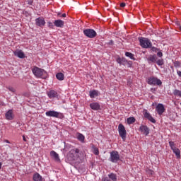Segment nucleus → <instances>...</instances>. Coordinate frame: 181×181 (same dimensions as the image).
Returning a JSON list of instances; mask_svg holds the SVG:
<instances>
[{
	"instance_id": "obj_39",
	"label": "nucleus",
	"mask_w": 181,
	"mask_h": 181,
	"mask_svg": "<svg viewBox=\"0 0 181 181\" xmlns=\"http://www.w3.org/2000/svg\"><path fill=\"white\" fill-rule=\"evenodd\" d=\"M174 64L175 67H177L178 66H180V63L179 62H175Z\"/></svg>"
},
{
	"instance_id": "obj_45",
	"label": "nucleus",
	"mask_w": 181,
	"mask_h": 181,
	"mask_svg": "<svg viewBox=\"0 0 181 181\" xmlns=\"http://www.w3.org/2000/svg\"><path fill=\"white\" fill-rule=\"evenodd\" d=\"M2 168V163H0V169Z\"/></svg>"
},
{
	"instance_id": "obj_30",
	"label": "nucleus",
	"mask_w": 181,
	"mask_h": 181,
	"mask_svg": "<svg viewBox=\"0 0 181 181\" xmlns=\"http://www.w3.org/2000/svg\"><path fill=\"white\" fill-rule=\"evenodd\" d=\"M173 94H174V95H178V97H181V90L175 89L173 91Z\"/></svg>"
},
{
	"instance_id": "obj_9",
	"label": "nucleus",
	"mask_w": 181,
	"mask_h": 181,
	"mask_svg": "<svg viewBox=\"0 0 181 181\" xmlns=\"http://www.w3.org/2000/svg\"><path fill=\"white\" fill-rule=\"evenodd\" d=\"M143 115L144 118H146L150 122H152L153 124L156 123V120L152 117L150 112H148V110L144 109L143 110Z\"/></svg>"
},
{
	"instance_id": "obj_22",
	"label": "nucleus",
	"mask_w": 181,
	"mask_h": 181,
	"mask_svg": "<svg viewBox=\"0 0 181 181\" xmlns=\"http://www.w3.org/2000/svg\"><path fill=\"white\" fill-rule=\"evenodd\" d=\"M90 98H95V97L98 96V91L97 90H90L89 92Z\"/></svg>"
},
{
	"instance_id": "obj_20",
	"label": "nucleus",
	"mask_w": 181,
	"mask_h": 181,
	"mask_svg": "<svg viewBox=\"0 0 181 181\" xmlns=\"http://www.w3.org/2000/svg\"><path fill=\"white\" fill-rule=\"evenodd\" d=\"M49 98H55V97H57V92H56L55 90H49V92L47 93Z\"/></svg>"
},
{
	"instance_id": "obj_7",
	"label": "nucleus",
	"mask_w": 181,
	"mask_h": 181,
	"mask_svg": "<svg viewBox=\"0 0 181 181\" xmlns=\"http://www.w3.org/2000/svg\"><path fill=\"white\" fill-rule=\"evenodd\" d=\"M118 131L119 136H121L123 141H125L127 139V130H125V127L122 124H119Z\"/></svg>"
},
{
	"instance_id": "obj_42",
	"label": "nucleus",
	"mask_w": 181,
	"mask_h": 181,
	"mask_svg": "<svg viewBox=\"0 0 181 181\" xmlns=\"http://www.w3.org/2000/svg\"><path fill=\"white\" fill-rule=\"evenodd\" d=\"M23 140L24 141V142H26V137H25V136H23Z\"/></svg>"
},
{
	"instance_id": "obj_11",
	"label": "nucleus",
	"mask_w": 181,
	"mask_h": 181,
	"mask_svg": "<svg viewBox=\"0 0 181 181\" xmlns=\"http://www.w3.org/2000/svg\"><path fill=\"white\" fill-rule=\"evenodd\" d=\"M139 129L146 136H148V135H149V127L148 126L141 125L139 127Z\"/></svg>"
},
{
	"instance_id": "obj_17",
	"label": "nucleus",
	"mask_w": 181,
	"mask_h": 181,
	"mask_svg": "<svg viewBox=\"0 0 181 181\" xmlns=\"http://www.w3.org/2000/svg\"><path fill=\"white\" fill-rule=\"evenodd\" d=\"M5 117L6 119H8V121L13 119V112L12 110H9L7 112H6Z\"/></svg>"
},
{
	"instance_id": "obj_28",
	"label": "nucleus",
	"mask_w": 181,
	"mask_h": 181,
	"mask_svg": "<svg viewBox=\"0 0 181 181\" xmlns=\"http://www.w3.org/2000/svg\"><path fill=\"white\" fill-rule=\"evenodd\" d=\"M109 179H110L112 181H117V175L114 173H110L108 175Z\"/></svg>"
},
{
	"instance_id": "obj_4",
	"label": "nucleus",
	"mask_w": 181,
	"mask_h": 181,
	"mask_svg": "<svg viewBox=\"0 0 181 181\" xmlns=\"http://www.w3.org/2000/svg\"><path fill=\"white\" fill-rule=\"evenodd\" d=\"M120 160L119 153L117 151H113L110 152V157L109 158V161L112 163H117Z\"/></svg>"
},
{
	"instance_id": "obj_41",
	"label": "nucleus",
	"mask_w": 181,
	"mask_h": 181,
	"mask_svg": "<svg viewBox=\"0 0 181 181\" xmlns=\"http://www.w3.org/2000/svg\"><path fill=\"white\" fill-rule=\"evenodd\" d=\"M125 3H122V4H120V6H121V8H125Z\"/></svg>"
},
{
	"instance_id": "obj_34",
	"label": "nucleus",
	"mask_w": 181,
	"mask_h": 181,
	"mask_svg": "<svg viewBox=\"0 0 181 181\" xmlns=\"http://www.w3.org/2000/svg\"><path fill=\"white\" fill-rule=\"evenodd\" d=\"M48 26L49 28H50L51 29H53V28L54 27V25H53V23L48 21Z\"/></svg>"
},
{
	"instance_id": "obj_6",
	"label": "nucleus",
	"mask_w": 181,
	"mask_h": 181,
	"mask_svg": "<svg viewBox=\"0 0 181 181\" xmlns=\"http://www.w3.org/2000/svg\"><path fill=\"white\" fill-rule=\"evenodd\" d=\"M45 115H47V117H53L54 118H60L61 119L62 118H64V116L63 115V114L59 112H56L54 110H49L46 112Z\"/></svg>"
},
{
	"instance_id": "obj_19",
	"label": "nucleus",
	"mask_w": 181,
	"mask_h": 181,
	"mask_svg": "<svg viewBox=\"0 0 181 181\" xmlns=\"http://www.w3.org/2000/svg\"><path fill=\"white\" fill-rule=\"evenodd\" d=\"M14 55L19 59H25V53L22 50H17L14 52Z\"/></svg>"
},
{
	"instance_id": "obj_36",
	"label": "nucleus",
	"mask_w": 181,
	"mask_h": 181,
	"mask_svg": "<svg viewBox=\"0 0 181 181\" xmlns=\"http://www.w3.org/2000/svg\"><path fill=\"white\" fill-rule=\"evenodd\" d=\"M157 56H158V57H162V56H163V54L162 53V52H158L157 53Z\"/></svg>"
},
{
	"instance_id": "obj_15",
	"label": "nucleus",
	"mask_w": 181,
	"mask_h": 181,
	"mask_svg": "<svg viewBox=\"0 0 181 181\" xmlns=\"http://www.w3.org/2000/svg\"><path fill=\"white\" fill-rule=\"evenodd\" d=\"M50 156L51 158H52V159L56 160V162H60V158L59 157V154L56 153V151H51Z\"/></svg>"
},
{
	"instance_id": "obj_26",
	"label": "nucleus",
	"mask_w": 181,
	"mask_h": 181,
	"mask_svg": "<svg viewBox=\"0 0 181 181\" xmlns=\"http://www.w3.org/2000/svg\"><path fill=\"white\" fill-rule=\"evenodd\" d=\"M125 56L127 57H129L132 60H135V57H134V54L129 52H125Z\"/></svg>"
},
{
	"instance_id": "obj_27",
	"label": "nucleus",
	"mask_w": 181,
	"mask_h": 181,
	"mask_svg": "<svg viewBox=\"0 0 181 181\" xmlns=\"http://www.w3.org/2000/svg\"><path fill=\"white\" fill-rule=\"evenodd\" d=\"M77 139H78L81 142H84V139H85L84 135L78 133L77 134Z\"/></svg>"
},
{
	"instance_id": "obj_18",
	"label": "nucleus",
	"mask_w": 181,
	"mask_h": 181,
	"mask_svg": "<svg viewBox=\"0 0 181 181\" xmlns=\"http://www.w3.org/2000/svg\"><path fill=\"white\" fill-rule=\"evenodd\" d=\"M54 25L57 28H63V26H64V21L62 20H55L54 22Z\"/></svg>"
},
{
	"instance_id": "obj_35",
	"label": "nucleus",
	"mask_w": 181,
	"mask_h": 181,
	"mask_svg": "<svg viewBox=\"0 0 181 181\" xmlns=\"http://www.w3.org/2000/svg\"><path fill=\"white\" fill-rule=\"evenodd\" d=\"M8 90H9V91H11V93H15V91H16V90H15L13 87H8Z\"/></svg>"
},
{
	"instance_id": "obj_8",
	"label": "nucleus",
	"mask_w": 181,
	"mask_h": 181,
	"mask_svg": "<svg viewBox=\"0 0 181 181\" xmlns=\"http://www.w3.org/2000/svg\"><path fill=\"white\" fill-rule=\"evenodd\" d=\"M83 35H85L86 37H89V39H93V37L97 36V32L93 29L88 28L83 30Z\"/></svg>"
},
{
	"instance_id": "obj_23",
	"label": "nucleus",
	"mask_w": 181,
	"mask_h": 181,
	"mask_svg": "<svg viewBox=\"0 0 181 181\" xmlns=\"http://www.w3.org/2000/svg\"><path fill=\"white\" fill-rule=\"evenodd\" d=\"M56 78L57 80H59V81H63V80H64V74L62 72H59L57 74Z\"/></svg>"
},
{
	"instance_id": "obj_37",
	"label": "nucleus",
	"mask_w": 181,
	"mask_h": 181,
	"mask_svg": "<svg viewBox=\"0 0 181 181\" xmlns=\"http://www.w3.org/2000/svg\"><path fill=\"white\" fill-rule=\"evenodd\" d=\"M102 181H111V180H110V178L108 177H105L103 178Z\"/></svg>"
},
{
	"instance_id": "obj_47",
	"label": "nucleus",
	"mask_w": 181,
	"mask_h": 181,
	"mask_svg": "<svg viewBox=\"0 0 181 181\" xmlns=\"http://www.w3.org/2000/svg\"><path fill=\"white\" fill-rule=\"evenodd\" d=\"M6 142L7 144H9V141H8V140H6Z\"/></svg>"
},
{
	"instance_id": "obj_31",
	"label": "nucleus",
	"mask_w": 181,
	"mask_h": 181,
	"mask_svg": "<svg viewBox=\"0 0 181 181\" xmlns=\"http://www.w3.org/2000/svg\"><path fill=\"white\" fill-rule=\"evenodd\" d=\"M93 153L94 155H100V151H98V148L93 147Z\"/></svg>"
},
{
	"instance_id": "obj_5",
	"label": "nucleus",
	"mask_w": 181,
	"mask_h": 181,
	"mask_svg": "<svg viewBox=\"0 0 181 181\" xmlns=\"http://www.w3.org/2000/svg\"><path fill=\"white\" fill-rule=\"evenodd\" d=\"M147 83L150 86H162V81L155 76H151L148 78Z\"/></svg>"
},
{
	"instance_id": "obj_14",
	"label": "nucleus",
	"mask_w": 181,
	"mask_h": 181,
	"mask_svg": "<svg viewBox=\"0 0 181 181\" xmlns=\"http://www.w3.org/2000/svg\"><path fill=\"white\" fill-rule=\"evenodd\" d=\"M90 107L91 108V110H93L94 111H98V110H101V106L100 105V103H90Z\"/></svg>"
},
{
	"instance_id": "obj_40",
	"label": "nucleus",
	"mask_w": 181,
	"mask_h": 181,
	"mask_svg": "<svg viewBox=\"0 0 181 181\" xmlns=\"http://www.w3.org/2000/svg\"><path fill=\"white\" fill-rule=\"evenodd\" d=\"M175 24L177 25V26L180 27L181 26V22L180 21H176Z\"/></svg>"
},
{
	"instance_id": "obj_25",
	"label": "nucleus",
	"mask_w": 181,
	"mask_h": 181,
	"mask_svg": "<svg viewBox=\"0 0 181 181\" xmlns=\"http://www.w3.org/2000/svg\"><path fill=\"white\" fill-rule=\"evenodd\" d=\"M135 121H136V119L134 117H129L127 119V122L129 124H134V122H135Z\"/></svg>"
},
{
	"instance_id": "obj_29",
	"label": "nucleus",
	"mask_w": 181,
	"mask_h": 181,
	"mask_svg": "<svg viewBox=\"0 0 181 181\" xmlns=\"http://www.w3.org/2000/svg\"><path fill=\"white\" fill-rule=\"evenodd\" d=\"M156 63L158 66H163V59H156Z\"/></svg>"
},
{
	"instance_id": "obj_21",
	"label": "nucleus",
	"mask_w": 181,
	"mask_h": 181,
	"mask_svg": "<svg viewBox=\"0 0 181 181\" xmlns=\"http://www.w3.org/2000/svg\"><path fill=\"white\" fill-rule=\"evenodd\" d=\"M172 151H173V153L175 154L177 159H180V150L175 147V148H173Z\"/></svg>"
},
{
	"instance_id": "obj_43",
	"label": "nucleus",
	"mask_w": 181,
	"mask_h": 181,
	"mask_svg": "<svg viewBox=\"0 0 181 181\" xmlns=\"http://www.w3.org/2000/svg\"><path fill=\"white\" fill-rule=\"evenodd\" d=\"M66 13H63V14L62 15V18H66Z\"/></svg>"
},
{
	"instance_id": "obj_12",
	"label": "nucleus",
	"mask_w": 181,
	"mask_h": 181,
	"mask_svg": "<svg viewBox=\"0 0 181 181\" xmlns=\"http://www.w3.org/2000/svg\"><path fill=\"white\" fill-rule=\"evenodd\" d=\"M35 24L37 26L40 27L45 26V25H46V21L42 18H37L35 19Z\"/></svg>"
},
{
	"instance_id": "obj_44",
	"label": "nucleus",
	"mask_w": 181,
	"mask_h": 181,
	"mask_svg": "<svg viewBox=\"0 0 181 181\" xmlns=\"http://www.w3.org/2000/svg\"><path fill=\"white\" fill-rule=\"evenodd\" d=\"M127 85H128V86H131V81H127Z\"/></svg>"
},
{
	"instance_id": "obj_3",
	"label": "nucleus",
	"mask_w": 181,
	"mask_h": 181,
	"mask_svg": "<svg viewBox=\"0 0 181 181\" xmlns=\"http://www.w3.org/2000/svg\"><path fill=\"white\" fill-rule=\"evenodd\" d=\"M140 46L144 49H151L152 47V42L148 38L146 37H139V38Z\"/></svg>"
},
{
	"instance_id": "obj_2",
	"label": "nucleus",
	"mask_w": 181,
	"mask_h": 181,
	"mask_svg": "<svg viewBox=\"0 0 181 181\" xmlns=\"http://www.w3.org/2000/svg\"><path fill=\"white\" fill-rule=\"evenodd\" d=\"M32 70L35 77H40L41 78H46L47 77V72L42 69L34 66Z\"/></svg>"
},
{
	"instance_id": "obj_1",
	"label": "nucleus",
	"mask_w": 181,
	"mask_h": 181,
	"mask_svg": "<svg viewBox=\"0 0 181 181\" xmlns=\"http://www.w3.org/2000/svg\"><path fill=\"white\" fill-rule=\"evenodd\" d=\"M84 159V154L78 148L70 150L67 154V160L69 163H81Z\"/></svg>"
},
{
	"instance_id": "obj_46",
	"label": "nucleus",
	"mask_w": 181,
	"mask_h": 181,
	"mask_svg": "<svg viewBox=\"0 0 181 181\" xmlns=\"http://www.w3.org/2000/svg\"><path fill=\"white\" fill-rule=\"evenodd\" d=\"M127 63H128V64L131 65V63H132V62H129Z\"/></svg>"
},
{
	"instance_id": "obj_24",
	"label": "nucleus",
	"mask_w": 181,
	"mask_h": 181,
	"mask_svg": "<svg viewBox=\"0 0 181 181\" xmlns=\"http://www.w3.org/2000/svg\"><path fill=\"white\" fill-rule=\"evenodd\" d=\"M33 180L34 181H42V175L37 173L34 174Z\"/></svg>"
},
{
	"instance_id": "obj_38",
	"label": "nucleus",
	"mask_w": 181,
	"mask_h": 181,
	"mask_svg": "<svg viewBox=\"0 0 181 181\" xmlns=\"http://www.w3.org/2000/svg\"><path fill=\"white\" fill-rule=\"evenodd\" d=\"M107 45L112 46V45H114V41L112 40H110V42L107 43Z\"/></svg>"
},
{
	"instance_id": "obj_10",
	"label": "nucleus",
	"mask_w": 181,
	"mask_h": 181,
	"mask_svg": "<svg viewBox=\"0 0 181 181\" xmlns=\"http://www.w3.org/2000/svg\"><path fill=\"white\" fill-rule=\"evenodd\" d=\"M156 110L158 114V115H162L165 112V106L162 103H159L156 107Z\"/></svg>"
},
{
	"instance_id": "obj_33",
	"label": "nucleus",
	"mask_w": 181,
	"mask_h": 181,
	"mask_svg": "<svg viewBox=\"0 0 181 181\" xmlns=\"http://www.w3.org/2000/svg\"><path fill=\"white\" fill-rule=\"evenodd\" d=\"M150 49H151L152 52H155L156 53V52H159V49H158L155 47H152V45H151V47H150Z\"/></svg>"
},
{
	"instance_id": "obj_48",
	"label": "nucleus",
	"mask_w": 181,
	"mask_h": 181,
	"mask_svg": "<svg viewBox=\"0 0 181 181\" xmlns=\"http://www.w3.org/2000/svg\"><path fill=\"white\" fill-rule=\"evenodd\" d=\"M178 28H179V29L181 30V25H180Z\"/></svg>"
},
{
	"instance_id": "obj_13",
	"label": "nucleus",
	"mask_w": 181,
	"mask_h": 181,
	"mask_svg": "<svg viewBox=\"0 0 181 181\" xmlns=\"http://www.w3.org/2000/svg\"><path fill=\"white\" fill-rule=\"evenodd\" d=\"M117 63H118L120 66H126L128 64V61L127 60V59L122 57H119L116 60Z\"/></svg>"
},
{
	"instance_id": "obj_32",
	"label": "nucleus",
	"mask_w": 181,
	"mask_h": 181,
	"mask_svg": "<svg viewBox=\"0 0 181 181\" xmlns=\"http://www.w3.org/2000/svg\"><path fill=\"white\" fill-rule=\"evenodd\" d=\"M169 145L171 149H175V148H176V146H175V142L173 141H169Z\"/></svg>"
},
{
	"instance_id": "obj_16",
	"label": "nucleus",
	"mask_w": 181,
	"mask_h": 181,
	"mask_svg": "<svg viewBox=\"0 0 181 181\" xmlns=\"http://www.w3.org/2000/svg\"><path fill=\"white\" fill-rule=\"evenodd\" d=\"M156 60H158V57H156V54L153 55H149L147 58L148 63H156Z\"/></svg>"
},
{
	"instance_id": "obj_49",
	"label": "nucleus",
	"mask_w": 181,
	"mask_h": 181,
	"mask_svg": "<svg viewBox=\"0 0 181 181\" xmlns=\"http://www.w3.org/2000/svg\"><path fill=\"white\" fill-rule=\"evenodd\" d=\"M152 172H153V171H151V174L152 175Z\"/></svg>"
}]
</instances>
